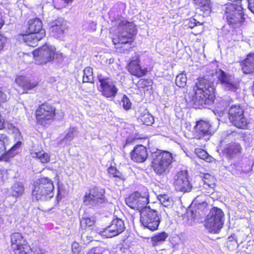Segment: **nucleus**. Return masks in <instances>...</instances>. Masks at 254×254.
Segmentation results:
<instances>
[{
    "mask_svg": "<svg viewBox=\"0 0 254 254\" xmlns=\"http://www.w3.org/2000/svg\"><path fill=\"white\" fill-rule=\"evenodd\" d=\"M116 48L118 49V52H121V49L120 47H116Z\"/></svg>",
    "mask_w": 254,
    "mask_h": 254,
    "instance_id": "obj_54",
    "label": "nucleus"
},
{
    "mask_svg": "<svg viewBox=\"0 0 254 254\" xmlns=\"http://www.w3.org/2000/svg\"><path fill=\"white\" fill-rule=\"evenodd\" d=\"M21 145V141H17L16 142V143L14 145H13V146L10 148V151H12L16 150L17 149H18V148H19L20 147Z\"/></svg>",
    "mask_w": 254,
    "mask_h": 254,
    "instance_id": "obj_50",
    "label": "nucleus"
},
{
    "mask_svg": "<svg viewBox=\"0 0 254 254\" xmlns=\"http://www.w3.org/2000/svg\"><path fill=\"white\" fill-rule=\"evenodd\" d=\"M98 80L100 83L99 91L103 96L113 100L119 91L116 82L108 77L102 75L98 76Z\"/></svg>",
    "mask_w": 254,
    "mask_h": 254,
    "instance_id": "obj_9",
    "label": "nucleus"
},
{
    "mask_svg": "<svg viewBox=\"0 0 254 254\" xmlns=\"http://www.w3.org/2000/svg\"><path fill=\"white\" fill-rule=\"evenodd\" d=\"M126 202L131 208L140 211L141 209L148 207L146 206L149 202L148 193L146 191L143 194L138 191L134 192L126 198Z\"/></svg>",
    "mask_w": 254,
    "mask_h": 254,
    "instance_id": "obj_14",
    "label": "nucleus"
},
{
    "mask_svg": "<svg viewBox=\"0 0 254 254\" xmlns=\"http://www.w3.org/2000/svg\"><path fill=\"white\" fill-rule=\"evenodd\" d=\"M238 243L237 241H233L231 242V245L230 247H228V248L230 250V251H233L238 248Z\"/></svg>",
    "mask_w": 254,
    "mask_h": 254,
    "instance_id": "obj_48",
    "label": "nucleus"
},
{
    "mask_svg": "<svg viewBox=\"0 0 254 254\" xmlns=\"http://www.w3.org/2000/svg\"><path fill=\"white\" fill-rule=\"evenodd\" d=\"M4 23V15L0 9V29L2 28Z\"/></svg>",
    "mask_w": 254,
    "mask_h": 254,
    "instance_id": "obj_47",
    "label": "nucleus"
},
{
    "mask_svg": "<svg viewBox=\"0 0 254 254\" xmlns=\"http://www.w3.org/2000/svg\"><path fill=\"white\" fill-rule=\"evenodd\" d=\"M42 21L38 18H34L28 21V30L29 32L41 33L45 31L43 29Z\"/></svg>",
    "mask_w": 254,
    "mask_h": 254,
    "instance_id": "obj_26",
    "label": "nucleus"
},
{
    "mask_svg": "<svg viewBox=\"0 0 254 254\" xmlns=\"http://www.w3.org/2000/svg\"><path fill=\"white\" fill-rule=\"evenodd\" d=\"M242 151V147L238 143L233 142L227 144L223 148L224 155L230 159L236 158L239 156Z\"/></svg>",
    "mask_w": 254,
    "mask_h": 254,
    "instance_id": "obj_21",
    "label": "nucleus"
},
{
    "mask_svg": "<svg viewBox=\"0 0 254 254\" xmlns=\"http://www.w3.org/2000/svg\"><path fill=\"white\" fill-rule=\"evenodd\" d=\"M94 224V220L88 217H82L80 219V226L82 228H85L91 227Z\"/></svg>",
    "mask_w": 254,
    "mask_h": 254,
    "instance_id": "obj_39",
    "label": "nucleus"
},
{
    "mask_svg": "<svg viewBox=\"0 0 254 254\" xmlns=\"http://www.w3.org/2000/svg\"><path fill=\"white\" fill-rule=\"evenodd\" d=\"M140 120L143 124L146 126H151L154 121L153 117L148 112L141 116Z\"/></svg>",
    "mask_w": 254,
    "mask_h": 254,
    "instance_id": "obj_36",
    "label": "nucleus"
},
{
    "mask_svg": "<svg viewBox=\"0 0 254 254\" xmlns=\"http://www.w3.org/2000/svg\"><path fill=\"white\" fill-rule=\"evenodd\" d=\"M77 134V130L75 127H70L67 130V132L64 138L62 140V143L68 144Z\"/></svg>",
    "mask_w": 254,
    "mask_h": 254,
    "instance_id": "obj_31",
    "label": "nucleus"
},
{
    "mask_svg": "<svg viewBox=\"0 0 254 254\" xmlns=\"http://www.w3.org/2000/svg\"><path fill=\"white\" fill-rule=\"evenodd\" d=\"M140 222L145 228L152 231L158 229L161 218L156 210L150 207H145L140 210Z\"/></svg>",
    "mask_w": 254,
    "mask_h": 254,
    "instance_id": "obj_8",
    "label": "nucleus"
},
{
    "mask_svg": "<svg viewBox=\"0 0 254 254\" xmlns=\"http://www.w3.org/2000/svg\"><path fill=\"white\" fill-rule=\"evenodd\" d=\"M193 1L204 14L208 15L210 13L211 7L210 0H193Z\"/></svg>",
    "mask_w": 254,
    "mask_h": 254,
    "instance_id": "obj_28",
    "label": "nucleus"
},
{
    "mask_svg": "<svg viewBox=\"0 0 254 254\" xmlns=\"http://www.w3.org/2000/svg\"><path fill=\"white\" fill-rule=\"evenodd\" d=\"M120 104L126 110H129L131 106V103L130 100L126 95H123L122 97Z\"/></svg>",
    "mask_w": 254,
    "mask_h": 254,
    "instance_id": "obj_40",
    "label": "nucleus"
},
{
    "mask_svg": "<svg viewBox=\"0 0 254 254\" xmlns=\"http://www.w3.org/2000/svg\"><path fill=\"white\" fill-rule=\"evenodd\" d=\"M175 155L168 151H162L153 155L152 167L154 172L159 176H165L168 174L175 161Z\"/></svg>",
    "mask_w": 254,
    "mask_h": 254,
    "instance_id": "obj_3",
    "label": "nucleus"
},
{
    "mask_svg": "<svg viewBox=\"0 0 254 254\" xmlns=\"http://www.w3.org/2000/svg\"><path fill=\"white\" fill-rule=\"evenodd\" d=\"M214 88L212 83L205 79L200 78L195 83L192 90L185 95V99L190 105L196 108L212 104L214 99Z\"/></svg>",
    "mask_w": 254,
    "mask_h": 254,
    "instance_id": "obj_1",
    "label": "nucleus"
},
{
    "mask_svg": "<svg viewBox=\"0 0 254 254\" xmlns=\"http://www.w3.org/2000/svg\"><path fill=\"white\" fill-rule=\"evenodd\" d=\"M108 173L110 175H112L113 177L119 178L121 180L119 181L120 183L123 182L122 179V175L121 174V173L118 170H117L116 168L113 166H111L108 169Z\"/></svg>",
    "mask_w": 254,
    "mask_h": 254,
    "instance_id": "obj_41",
    "label": "nucleus"
},
{
    "mask_svg": "<svg viewBox=\"0 0 254 254\" xmlns=\"http://www.w3.org/2000/svg\"><path fill=\"white\" fill-rule=\"evenodd\" d=\"M224 213L217 207H213L206 216L204 226L209 232L218 233L224 224Z\"/></svg>",
    "mask_w": 254,
    "mask_h": 254,
    "instance_id": "obj_7",
    "label": "nucleus"
},
{
    "mask_svg": "<svg viewBox=\"0 0 254 254\" xmlns=\"http://www.w3.org/2000/svg\"><path fill=\"white\" fill-rule=\"evenodd\" d=\"M187 76L184 73L180 74L176 78V84L179 87H184L187 84Z\"/></svg>",
    "mask_w": 254,
    "mask_h": 254,
    "instance_id": "obj_37",
    "label": "nucleus"
},
{
    "mask_svg": "<svg viewBox=\"0 0 254 254\" xmlns=\"http://www.w3.org/2000/svg\"><path fill=\"white\" fill-rule=\"evenodd\" d=\"M160 203L166 207H171L174 204L173 197L167 194H160L157 195Z\"/></svg>",
    "mask_w": 254,
    "mask_h": 254,
    "instance_id": "obj_29",
    "label": "nucleus"
},
{
    "mask_svg": "<svg viewBox=\"0 0 254 254\" xmlns=\"http://www.w3.org/2000/svg\"><path fill=\"white\" fill-rule=\"evenodd\" d=\"M163 215L164 217H165L166 218L168 217V214H167V213L166 212H165V214H163Z\"/></svg>",
    "mask_w": 254,
    "mask_h": 254,
    "instance_id": "obj_55",
    "label": "nucleus"
},
{
    "mask_svg": "<svg viewBox=\"0 0 254 254\" xmlns=\"http://www.w3.org/2000/svg\"><path fill=\"white\" fill-rule=\"evenodd\" d=\"M229 119L236 127L245 129L248 121L244 115V109L239 105H232L229 110Z\"/></svg>",
    "mask_w": 254,
    "mask_h": 254,
    "instance_id": "obj_11",
    "label": "nucleus"
},
{
    "mask_svg": "<svg viewBox=\"0 0 254 254\" xmlns=\"http://www.w3.org/2000/svg\"><path fill=\"white\" fill-rule=\"evenodd\" d=\"M195 153L197 157L207 162H211L213 158L210 156L206 151L203 149H197L195 150Z\"/></svg>",
    "mask_w": 254,
    "mask_h": 254,
    "instance_id": "obj_35",
    "label": "nucleus"
},
{
    "mask_svg": "<svg viewBox=\"0 0 254 254\" xmlns=\"http://www.w3.org/2000/svg\"><path fill=\"white\" fill-rule=\"evenodd\" d=\"M116 23L118 26L112 40L114 44H126L132 42L136 34V28L133 23L125 19H119Z\"/></svg>",
    "mask_w": 254,
    "mask_h": 254,
    "instance_id": "obj_2",
    "label": "nucleus"
},
{
    "mask_svg": "<svg viewBox=\"0 0 254 254\" xmlns=\"http://www.w3.org/2000/svg\"><path fill=\"white\" fill-rule=\"evenodd\" d=\"M128 71L132 75L142 77L145 75L147 72V68H143L139 64V57L135 56L130 60L128 65Z\"/></svg>",
    "mask_w": 254,
    "mask_h": 254,
    "instance_id": "obj_20",
    "label": "nucleus"
},
{
    "mask_svg": "<svg viewBox=\"0 0 254 254\" xmlns=\"http://www.w3.org/2000/svg\"><path fill=\"white\" fill-rule=\"evenodd\" d=\"M93 80L92 68L90 67H86L83 70V82H92Z\"/></svg>",
    "mask_w": 254,
    "mask_h": 254,
    "instance_id": "obj_34",
    "label": "nucleus"
},
{
    "mask_svg": "<svg viewBox=\"0 0 254 254\" xmlns=\"http://www.w3.org/2000/svg\"><path fill=\"white\" fill-rule=\"evenodd\" d=\"M55 108L49 104H43L36 111V119L38 123L42 126L51 123L53 120Z\"/></svg>",
    "mask_w": 254,
    "mask_h": 254,
    "instance_id": "obj_13",
    "label": "nucleus"
},
{
    "mask_svg": "<svg viewBox=\"0 0 254 254\" xmlns=\"http://www.w3.org/2000/svg\"><path fill=\"white\" fill-rule=\"evenodd\" d=\"M24 185L21 182H16L11 187L9 194L11 196L17 198L21 196L24 193Z\"/></svg>",
    "mask_w": 254,
    "mask_h": 254,
    "instance_id": "obj_27",
    "label": "nucleus"
},
{
    "mask_svg": "<svg viewBox=\"0 0 254 254\" xmlns=\"http://www.w3.org/2000/svg\"><path fill=\"white\" fill-rule=\"evenodd\" d=\"M67 29L66 22L63 18H59L51 22L50 32L52 36L62 39Z\"/></svg>",
    "mask_w": 254,
    "mask_h": 254,
    "instance_id": "obj_17",
    "label": "nucleus"
},
{
    "mask_svg": "<svg viewBox=\"0 0 254 254\" xmlns=\"http://www.w3.org/2000/svg\"><path fill=\"white\" fill-rule=\"evenodd\" d=\"M108 252L101 247L93 248L87 254H108Z\"/></svg>",
    "mask_w": 254,
    "mask_h": 254,
    "instance_id": "obj_42",
    "label": "nucleus"
},
{
    "mask_svg": "<svg viewBox=\"0 0 254 254\" xmlns=\"http://www.w3.org/2000/svg\"><path fill=\"white\" fill-rule=\"evenodd\" d=\"M7 38L4 36L0 35V51L3 49L4 45L7 43Z\"/></svg>",
    "mask_w": 254,
    "mask_h": 254,
    "instance_id": "obj_45",
    "label": "nucleus"
},
{
    "mask_svg": "<svg viewBox=\"0 0 254 254\" xmlns=\"http://www.w3.org/2000/svg\"><path fill=\"white\" fill-rule=\"evenodd\" d=\"M8 96L2 91L0 90V104L4 103L7 101Z\"/></svg>",
    "mask_w": 254,
    "mask_h": 254,
    "instance_id": "obj_46",
    "label": "nucleus"
},
{
    "mask_svg": "<svg viewBox=\"0 0 254 254\" xmlns=\"http://www.w3.org/2000/svg\"><path fill=\"white\" fill-rule=\"evenodd\" d=\"M211 135L210 125L208 122L200 121L196 123L194 127V138L206 140Z\"/></svg>",
    "mask_w": 254,
    "mask_h": 254,
    "instance_id": "obj_19",
    "label": "nucleus"
},
{
    "mask_svg": "<svg viewBox=\"0 0 254 254\" xmlns=\"http://www.w3.org/2000/svg\"><path fill=\"white\" fill-rule=\"evenodd\" d=\"M203 23V21H197L196 19L191 17L186 21L185 26L192 29L197 25H201Z\"/></svg>",
    "mask_w": 254,
    "mask_h": 254,
    "instance_id": "obj_38",
    "label": "nucleus"
},
{
    "mask_svg": "<svg viewBox=\"0 0 254 254\" xmlns=\"http://www.w3.org/2000/svg\"><path fill=\"white\" fill-rule=\"evenodd\" d=\"M105 190L98 187L91 189L88 192H85L83 197V203L89 206H99L106 202Z\"/></svg>",
    "mask_w": 254,
    "mask_h": 254,
    "instance_id": "obj_10",
    "label": "nucleus"
},
{
    "mask_svg": "<svg viewBox=\"0 0 254 254\" xmlns=\"http://www.w3.org/2000/svg\"><path fill=\"white\" fill-rule=\"evenodd\" d=\"M242 69L246 74L251 73L254 71V54L249 55L244 61Z\"/></svg>",
    "mask_w": 254,
    "mask_h": 254,
    "instance_id": "obj_25",
    "label": "nucleus"
},
{
    "mask_svg": "<svg viewBox=\"0 0 254 254\" xmlns=\"http://www.w3.org/2000/svg\"><path fill=\"white\" fill-rule=\"evenodd\" d=\"M8 143V137L5 134H0V154H3L6 152Z\"/></svg>",
    "mask_w": 254,
    "mask_h": 254,
    "instance_id": "obj_33",
    "label": "nucleus"
},
{
    "mask_svg": "<svg viewBox=\"0 0 254 254\" xmlns=\"http://www.w3.org/2000/svg\"><path fill=\"white\" fill-rule=\"evenodd\" d=\"M11 247L15 254H30L31 250L26 239L19 233H13L10 236Z\"/></svg>",
    "mask_w": 254,
    "mask_h": 254,
    "instance_id": "obj_12",
    "label": "nucleus"
},
{
    "mask_svg": "<svg viewBox=\"0 0 254 254\" xmlns=\"http://www.w3.org/2000/svg\"><path fill=\"white\" fill-rule=\"evenodd\" d=\"M61 3L62 6H64L67 3H69L71 0H58Z\"/></svg>",
    "mask_w": 254,
    "mask_h": 254,
    "instance_id": "obj_53",
    "label": "nucleus"
},
{
    "mask_svg": "<svg viewBox=\"0 0 254 254\" xmlns=\"http://www.w3.org/2000/svg\"><path fill=\"white\" fill-rule=\"evenodd\" d=\"M54 186L48 177H42L35 181L32 187V196L36 200H48L54 196Z\"/></svg>",
    "mask_w": 254,
    "mask_h": 254,
    "instance_id": "obj_4",
    "label": "nucleus"
},
{
    "mask_svg": "<svg viewBox=\"0 0 254 254\" xmlns=\"http://www.w3.org/2000/svg\"><path fill=\"white\" fill-rule=\"evenodd\" d=\"M174 185L177 191L189 192L192 186L188 178V173L186 170L178 172L174 177Z\"/></svg>",
    "mask_w": 254,
    "mask_h": 254,
    "instance_id": "obj_16",
    "label": "nucleus"
},
{
    "mask_svg": "<svg viewBox=\"0 0 254 254\" xmlns=\"http://www.w3.org/2000/svg\"><path fill=\"white\" fill-rule=\"evenodd\" d=\"M8 127L10 128V127L11 128V131L12 133H17L18 131V128L14 126H13L12 125L10 124L8 125Z\"/></svg>",
    "mask_w": 254,
    "mask_h": 254,
    "instance_id": "obj_52",
    "label": "nucleus"
},
{
    "mask_svg": "<svg viewBox=\"0 0 254 254\" xmlns=\"http://www.w3.org/2000/svg\"><path fill=\"white\" fill-rule=\"evenodd\" d=\"M125 229L124 221L117 218L112 220L109 226L100 232V235L106 238H112L122 233Z\"/></svg>",
    "mask_w": 254,
    "mask_h": 254,
    "instance_id": "obj_15",
    "label": "nucleus"
},
{
    "mask_svg": "<svg viewBox=\"0 0 254 254\" xmlns=\"http://www.w3.org/2000/svg\"><path fill=\"white\" fill-rule=\"evenodd\" d=\"M202 182H203V185L205 186H204V187H208L209 188H212V186L213 185L212 184H209L207 181H206V179L205 178V180H202Z\"/></svg>",
    "mask_w": 254,
    "mask_h": 254,
    "instance_id": "obj_51",
    "label": "nucleus"
},
{
    "mask_svg": "<svg viewBox=\"0 0 254 254\" xmlns=\"http://www.w3.org/2000/svg\"><path fill=\"white\" fill-rule=\"evenodd\" d=\"M16 83L24 90H30L35 87L37 83L31 81L29 77L23 76H18L15 79Z\"/></svg>",
    "mask_w": 254,
    "mask_h": 254,
    "instance_id": "obj_24",
    "label": "nucleus"
},
{
    "mask_svg": "<svg viewBox=\"0 0 254 254\" xmlns=\"http://www.w3.org/2000/svg\"><path fill=\"white\" fill-rule=\"evenodd\" d=\"M216 73L219 80L225 90L234 92L238 88L239 84L233 76L226 74L221 69L217 71Z\"/></svg>",
    "mask_w": 254,
    "mask_h": 254,
    "instance_id": "obj_18",
    "label": "nucleus"
},
{
    "mask_svg": "<svg viewBox=\"0 0 254 254\" xmlns=\"http://www.w3.org/2000/svg\"><path fill=\"white\" fill-rule=\"evenodd\" d=\"M251 170V167L249 166V168L246 171V172H249Z\"/></svg>",
    "mask_w": 254,
    "mask_h": 254,
    "instance_id": "obj_56",
    "label": "nucleus"
},
{
    "mask_svg": "<svg viewBox=\"0 0 254 254\" xmlns=\"http://www.w3.org/2000/svg\"><path fill=\"white\" fill-rule=\"evenodd\" d=\"M30 155L33 158L38 159L42 163H47L50 161L49 155L44 151L32 152Z\"/></svg>",
    "mask_w": 254,
    "mask_h": 254,
    "instance_id": "obj_30",
    "label": "nucleus"
},
{
    "mask_svg": "<svg viewBox=\"0 0 254 254\" xmlns=\"http://www.w3.org/2000/svg\"><path fill=\"white\" fill-rule=\"evenodd\" d=\"M71 250L73 253V254H79L80 252V248L79 247V245L78 243L76 242H74L71 245Z\"/></svg>",
    "mask_w": 254,
    "mask_h": 254,
    "instance_id": "obj_44",
    "label": "nucleus"
},
{
    "mask_svg": "<svg viewBox=\"0 0 254 254\" xmlns=\"http://www.w3.org/2000/svg\"><path fill=\"white\" fill-rule=\"evenodd\" d=\"M35 63L37 64H43L50 62L55 58L62 57V54L56 52L55 47L49 44H45L32 53Z\"/></svg>",
    "mask_w": 254,
    "mask_h": 254,
    "instance_id": "obj_6",
    "label": "nucleus"
},
{
    "mask_svg": "<svg viewBox=\"0 0 254 254\" xmlns=\"http://www.w3.org/2000/svg\"><path fill=\"white\" fill-rule=\"evenodd\" d=\"M148 154L146 148L142 145L135 146L131 152V158L136 162H143L146 160Z\"/></svg>",
    "mask_w": 254,
    "mask_h": 254,
    "instance_id": "obj_22",
    "label": "nucleus"
},
{
    "mask_svg": "<svg viewBox=\"0 0 254 254\" xmlns=\"http://www.w3.org/2000/svg\"><path fill=\"white\" fill-rule=\"evenodd\" d=\"M30 251H32L34 254H46L47 253V251L41 248L40 246H35L31 249Z\"/></svg>",
    "mask_w": 254,
    "mask_h": 254,
    "instance_id": "obj_43",
    "label": "nucleus"
},
{
    "mask_svg": "<svg viewBox=\"0 0 254 254\" xmlns=\"http://www.w3.org/2000/svg\"><path fill=\"white\" fill-rule=\"evenodd\" d=\"M230 0L234 2L228 3L224 5V17L233 27H239L245 21L241 1V0Z\"/></svg>",
    "mask_w": 254,
    "mask_h": 254,
    "instance_id": "obj_5",
    "label": "nucleus"
},
{
    "mask_svg": "<svg viewBox=\"0 0 254 254\" xmlns=\"http://www.w3.org/2000/svg\"><path fill=\"white\" fill-rule=\"evenodd\" d=\"M168 234L165 232L159 233L151 238V241L153 246H157L161 244L165 241Z\"/></svg>",
    "mask_w": 254,
    "mask_h": 254,
    "instance_id": "obj_32",
    "label": "nucleus"
},
{
    "mask_svg": "<svg viewBox=\"0 0 254 254\" xmlns=\"http://www.w3.org/2000/svg\"><path fill=\"white\" fill-rule=\"evenodd\" d=\"M45 31H43L41 33L30 32L23 35L22 38L27 45L34 47L37 45L38 41L45 37Z\"/></svg>",
    "mask_w": 254,
    "mask_h": 254,
    "instance_id": "obj_23",
    "label": "nucleus"
},
{
    "mask_svg": "<svg viewBox=\"0 0 254 254\" xmlns=\"http://www.w3.org/2000/svg\"><path fill=\"white\" fill-rule=\"evenodd\" d=\"M233 241H237L236 238L233 236H231L230 237H228L227 241V247H230L231 245V242Z\"/></svg>",
    "mask_w": 254,
    "mask_h": 254,
    "instance_id": "obj_49",
    "label": "nucleus"
}]
</instances>
